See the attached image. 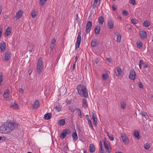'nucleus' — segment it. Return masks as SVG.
<instances>
[{
  "label": "nucleus",
  "mask_w": 153,
  "mask_h": 153,
  "mask_svg": "<svg viewBox=\"0 0 153 153\" xmlns=\"http://www.w3.org/2000/svg\"><path fill=\"white\" fill-rule=\"evenodd\" d=\"M18 126L17 124L16 123L5 122L0 127V133L4 134L9 133L17 128Z\"/></svg>",
  "instance_id": "nucleus-1"
},
{
  "label": "nucleus",
  "mask_w": 153,
  "mask_h": 153,
  "mask_svg": "<svg viewBox=\"0 0 153 153\" xmlns=\"http://www.w3.org/2000/svg\"><path fill=\"white\" fill-rule=\"evenodd\" d=\"M76 88L78 93L82 97L87 98L88 97L87 89L84 85L79 84L77 86Z\"/></svg>",
  "instance_id": "nucleus-2"
},
{
  "label": "nucleus",
  "mask_w": 153,
  "mask_h": 153,
  "mask_svg": "<svg viewBox=\"0 0 153 153\" xmlns=\"http://www.w3.org/2000/svg\"><path fill=\"white\" fill-rule=\"evenodd\" d=\"M42 58L40 57L38 60L36 67L37 71L39 74H40L42 71Z\"/></svg>",
  "instance_id": "nucleus-3"
},
{
  "label": "nucleus",
  "mask_w": 153,
  "mask_h": 153,
  "mask_svg": "<svg viewBox=\"0 0 153 153\" xmlns=\"http://www.w3.org/2000/svg\"><path fill=\"white\" fill-rule=\"evenodd\" d=\"M11 52L10 51H6L4 53V59L6 61L9 60L11 58Z\"/></svg>",
  "instance_id": "nucleus-4"
},
{
  "label": "nucleus",
  "mask_w": 153,
  "mask_h": 153,
  "mask_svg": "<svg viewBox=\"0 0 153 153\" xmlns=\"http://www.w3.org/2000/svg\"><path fill=\"white\" fill-rule=\"evenodd\" d=\"M92 26V23L91 22L88 21L87 22L86 27V33L88 34L90 32Z\"/></svg>",
  "instance_id": "nucleus-5"
},
{
  "label": "nucleus",
  "mask_w": 153,
  "mask_h": 153,
  "mask_svg": "<svg viewBox=\"0 0 153 153\" xmlns=\"http://www.w3.org/2000/svg\"><path fill=\"white\" fill-rule=\"evenodd\" d=\"M92 119L93 120V124L94 125L96 126L97 125V117L96 115L94 113V112H92Z\"/></svg>",
  "instance_id": "nucleus-6"
},
{
  "label": "nucleus",
  "mask_w": 153,
  "mask_h": 153,
  "mask_svg": "<svg viewBox=\"0 0 153 153\" xmlns=\"http://www.w3.org/2000/svg\"><path fill=\"white\" fill-rule=\"evenodd\" d=\"M101 0H94L92 9H95V8L98 7Z\"/></svg>",
  "instance_id": "nucleus-7"
},
{
  "label": "nucleus",
  "mask_w": 153,
  "mask_h": 153,
  "mask_svg": "<svg viewBox=\"0 0 153 153\" xmlns=\"http://www.w3.org/2000/svg\"><path fill=\"white\" fill-rule=\"evenodd\" d=\"M9 94L10 91L8 89L5 90L3 94L4 98L5 99H7L8 98Z\"/></svg>",
  "instance_id": "nucleus-8"
},
{
  "label": "nucleus",
  "mask_w": 153,
  "mask_h": 153,
  "mask_svg": "<svg viewBox=\"0 0 153 153\" xmlns=\"http://www.w3.org/2000/svg\"><path fill=\"white\" fill-rule=\"evenodd\" d=\"M140 35L142 39L146 38L147 36V33L145 31H141L140 32Z\"/></svg>",
  "instance_id": "nucleus-9"
},
{
  "label": "nucleus",
  "mask_w": 153,
  "mask_h": 153,
  "mask_svg": "<svg viewBox=\"0 0 153 153\" xmlns=\"http://www.w3.org/2000/svg\"><path fill=\"white\" fill-rule=\"evenodd\" d=\"M6 47V43L5 42H1L0 44V49L1 51L3 52L5 51Z\"/></svg>",
  "instance_id": "nucleus-10"
},
{
  "label": "nucleus",
  "mask_w": 153,
  "mask_h": 153,
  "mask_svg": "<svg viewBox=\"0 0 153 153\" xmlns=\"http://www.w3.org/2000/svg\"><path fill=\"white\" fill-rule=\"evenodd\" d=\"M39 106V102L38 100H36L35 101L33 105V108L34 109H37Z\"/></svg>",
  "instance_id": "nucleus-11"
},
{
  "label": "nucleus",
  "mask_w": 153,
  "mask_h": 153,
  "mask_svg": "<svg viewBox=\"0 0 153 153\" xmlns=\"http://www.w3.org/2000/svg\"><path fill=\"white\" fill-rule=\"evenodd\" d=\"M114 21L111 19L108 20V26L110 29H112L114 25Z\"/></svg>",
  "instance_id": "nucleus-12"
},
{
  "label": "nucleus",
  "mask_w": 153,
  "mask_h": 153,
  "mask_svg": "<svg viewBox=\"0 0 153 153\" xmlns=\"http://www.w3.org/2000/svg\"><path fill=\"white\" fill-rule=\"evenodd\" d=\"M122 139L123 142L125 144H127L128 143V139L126 135L123 136L121 137Z\"/></svg>",
  "instance_id": "nucleus-13"
},
{
  "label": "nucleus",
  "mask_w": 153,
  "mask_h": 153,
  "mask_svg": "<svg viewBox=\"0 0 153 153\" xmlns=\"http://www.w3.org/2000/svg\"><path fill=\"white\" fill-rule=\"evenodd\" d=\"M104 146L106 151L108 153H110L111 152V150L109 148V146L106 143L105 141H104Z\"/></svg>",
  "instance_id": "nucleus-14"
},
{
  "label": "nucleus",
  "mask_w": 153,
  "mask_h": 153,
  "mask_svg": "<svg viewBox=\"0 0 153 153\" xmlns=\"http://www.w3.org/2000/svg\"><path fill=\"white\" fill-rule=\"evenodd\" d=\"M100 31V26H96L94 29V32L96 34H99Z\"/></svg>",
  "instance_id": "nucleus-15"
},
{
  "label": "nucleus",
  "mask_w": 153,
  "mask_h": 153,
  "mask_svg": "<svg viewBox=\"0 0 153 153\" xmlns=\"http://www.w3.org/2000/svg\"><path fill=\"white\" fill-rule=\"evenodd\" d=\"M129 78L131 80H134V71L133 70L130 71Z\"/></svg>",
  "instance_id": "nucleus-16"
},
{
  "label": "nucleus",
  "mask_w": 153,
  "mask_h": 153,
  "mask_svg": "<svg viewBox=\"0 0 153 153\" xmlns=\"http://www.w3.org/2000/svg\"><path fill=\"white\" fill-rule=\"evenodd\" d=\"M95 150L94 145L93 144H91L90 146V152L91 153L94 152Z\"/></svg>",
  "instance_id": "nucleus-17"
},
{
  "label": "nucleus",
  "mask_w": 153,
  "mask_h": 153,
  "mask_svg": "<svg viewBox=\"0 0 153 153\" xmlns=\"http://www.w3.org/2000/svg\"><path fill=\"white\" fill-rule=\"evenodd\" d=\"M51 116L52 114L51 113H47L45 115L44 118L45 120H48L51 118Z\"/></svg>",
  "instance_id": "nucleus-18"
},
{
  "label": "nucleus",
  "mask_w": 153,
  "mask_h": 153,
  "mask_svg": "<svg viewBox=\"0 0 153 153\" xmlns=\"http://www.w3.org/2000/svg\"><path fill=\"white\" fill-rule=\"evenodd\" d=\"M81 39H77L76 41V43L75 50L78 49L80 45Z\"/></svg>",
  "instance_id": "nucleus-19"
},
{
  "label": "nucleus",
  "mask_w": 153,
  "mask_h": 153,
  "mask_svg": "<svg viewBox=\"0 0 153 153\" xmlns=\"http://www.w3.org/2000/svg\"><path fill=\"white\" fill-rule=\"evenodd\" d=\"M11 30L9 28H8L6 29V30L5 32V36H8L11 33Z\"/></svg>",
  "instance_id": "nucleus-20"
},
{
  "label": "nucleus",
  "mask_w": 153,
  "mask_h": 153,
  "mask_svg": "<svg viewBox=\"0 0 153 153\" xmlns=\"http://www.w3.org/2000/svg\"><path fill=\"white\" fill-rule=\"evenodd\" d=\"M138 48L141 49L143 47V43L140 41H137L136 43Z\"/></svg>",
  "instance_id": "nucleus-21"
},
{
  "label": "nucleus",
  "mask_w": 153,
  "mask_h": 153,
  "mask_svg": "<svg viewBox=\"0 0 153 153\" xmlns=\"http://www.w3.org/2000/svg\"><path fill=\"white\" fill-rule=\"evenodd\" d=\"M71 131L70 129L66 128L63 130V132L61 134H69L71 133Z\"/></svg>",
  "instance_id": "nucleus-22"
},
{
  "label": "nucleus",
  "mask_w": 153,
  "mask_h": 153,
  "mask_svg": "<svg viewBox=\"0 0 153 153\" xmlns=\"http://www.w3.org/2000/svg\"><path fill=\"white\" fill-rule=\"evenodd\" d=\"M23 14L22 11L21 10L19 11L16 14V17H17L18 19L21 18Z\"/></svg>",
  "instance_id": "nucleus-23"
},
{
  "label": "nucleus",
  "mask_w": 153,
  "mask_h": 153,
  "mask_svg": "<svg viewBox=\"0 0 153 153\" xmlns=\"http://www.w3.org/2000/svg\"><path fill=\"white\" fill-rule=\"evenodd\" d=\"M98 21L100 24L102 25L104 22V18L103 16H101L98 18Z\"/></svg>",
  "instance_id": "nucleus-24"
},
{
  "label": "nucleus",
  "mask_w": 153,
  "mask_h": 153,
  "mask_svg": "<svg viewBox=\"0 0 153 153\" xmlns=\"http://www.w3.org/2000/svg\"><path fill=\"white\" fill-rule=\"evenodd\" d=\"M83 106L85 108H86L88 106L87 101L85 98L82 99Z\"/></svg>",
  "instance_id": "nucleus-25"
},
{
  "label": "nucleus",
  "mask_w": 153,
  "mask_h": 153,
  "mask_svg": "<svg viewBox=\"0 0 153 153\" xmlns=\"http://www.w3.org/2000/svg\"><path fill=\"white\" fill-rule=\"evenodd\" d=\"M116 70L118 73L119 75H121L122 74L123 71L120 67H117L116 68Z\"/></svg>",
  "instance_id": "nucleus-26"
},
{
  "label": "nucleus",
  "mask_w": 153,
  "mask_h": 153,
  "mask_svg": "<svg viewBox=\"0 0 153 153\" xmlns=\"http://www.w3.org/2000/svg\"><path fill=\"white\" fill-rule=\"evenodd\" d=\"M150 23L147 21H145L143 24V25L145 27H148L149 26Z\"/></svg>",
  "instance_id": "nucleus-27"
},
{
  "label": "nucleus",
  "mask_w": 153,
  "mask_h": 153,
  "mask_svg": "<svg viewBox=\"0 0 153 153\" xmlns=\"http://www.w3.org/2000/svg\"><path fill=\"white\" fill-rule=\"evenodd\" d=\"M11 107L12 108L15 109H19L18 105L16 103L11 105Z\"/></svg>",
  "instance_id": "nucleus-28"
},
{
  "label": "nucleus",
  "mask_w": 153,
  "mask_h": 153,
  "mask_svg": "<svg viewBox=\"0 0 153 153\" xmlns=\"http://www.w3.org/2000/svg\"><path fill=\"white\" fill-rule=\"evenodd\" d=\"M72 137L73 138V140L74 142L78 140L77 134H72Z\"/></svg>",
  "instance_id": "nucleus-29"
},
{
  "label": "nucleus",
  "mask_w": 153,
  "mask_h": 153,
  "mask_svg": "<svg viewBox=\"0 0 153 153\" xmlns=\"http://www.w3.org/2000/svg\"><path fill=\"white\" fill-rule=\"evenodd\" d=\"M37 14V12L35 10H33L31 13V16L33 18H34Z\"/></svg>",
  "instance_id": "nucleus-30"
},
{
  "label": "nucleus",
  "mask_w": 153,
  "mask_h": 153,
  "mask_svg": "<svg viewBox=\"0 0 153 153\" xmlns=\"http://www.w3.org/2000/svg\"><path fill=\"white\" fill-rule=\"evenodd\" d=\"M65 121L64 119H61L59 121V125L61 126L64 125L65 124Z\"/></svg>",
  "instance_id": "nucleus-31"
},
{
  "label": "nucleus",
  "mask_w": 153,
  "mask_h": 153,
  "mask_svg": "<svg viewBox=\"0 0 153 153\" xmlns=\"http://www.w3.org/2000/svg\"><path fill=\"white\" fill-rule=\"evenodd\" d=\"M121 107L123 109H124L126 107V103L124 101L121 102Z\"/></svg>",
  "instance_id": "nucleus-32"
},
{
  "label": "nucleus",
  "mask_w": 153,
  "mask_h": 153,
  "mask_svg": "<svg viewBox=\"0 0 153 153\" xmlns=\"http://www.w3.org/2000/svg\"><path fill=\"white\" fill-rule=\"evenodd\" d=\"M76 110L79 112V113H78V116L79 117H80V118H82V112H81V110L79 109H78V108H76Z\"/></svg>",
  "instance_id": "nucleus-33"
},
{
  "label": "nucleus",
  "mask_w": 153,
  "mask_h": 153,
  "mask_svg": "<svg viewBox=\"0 0 153 153\" xmlns=\"http://www.w3.org/2000/svg\"><path fill=\"white\" fill-rule=\"evenodd\" d=\"M33 45L32 44H30V45H29V52H32L33 51Z\"/></svg>",
  "instance_id": "nucleus-34"
},
{
  "label": "nucleus",
  "mask_w": 153,
  "mask_h": 153,
  "mask_svg": "<svg viewBox=\"0 0 153 153\" xmlns=\"http://www.w3.org/2000/svg\"><path fill=\"white\" fill-rule=\"evenodd\" d=\"M145 148L147 150H148L150 147V145L148 143H146L144 145Z\"/></svg>",
  "instance_id": "nucleus-35"
},
{
  "label": "nucleus",
  "mask_w": 153,
  "mask_h": 153,
  "mask_svg": "<svg viewBox=\"0 0 153 153\" xmlns=\"http://www.w3.org/2000/svg\"><path fill=\"white\" fill-rule=\"evenodd\" d=\"M108 77V75L107 74H103L102 75V79L104 80H106Z\"/></svg>",
  "instance_id": "nucleus-36"
},
{
  "label": "nucleus",
  "mask_w": 153,
  "mask_h": 153,
  "mask_svg": "<svg viewBox=\"0 0 153 153\" xmlns=\"http://www.w3.org/2000/svg\"><path fill=\"white\" fill-rule=\"evenodd\" d=\"M97 42L95 40L92 41L91 43V45L93 47H94L97 45Z\"/></svg>",
  "instance_id": "nucleus-37"
},
{
  "label": "nucleus",
  "mask_w": 153,
  "mask_h": 153,
  "mask_svg": "<svg viewBox=\"0 0 153 153\" xmlns=\"http://www.w3.org/2000/svg\"><path fill=\"white\" fill-rule=\"evenodd\" d=\"M121 39V36L119 34L118 35L117 39V42L119 43L120 42V40Z\"/></svg>",
  "instance_id": "nucleus-38"
},
{
  "label": "nucleus",
  "mask_w": 153,
  "mask_h": 153,
  "mask_svg": "<svg viewBox=\"0 0 153 153\" xmlns=\"http://www.w3.org/2000/svg\"><path fill=\"white\" fill-rule=\"evenodd\" d=\"M47 0H40L39 4L41 5L44 4L47 1Z\"/></svg>",
  "instance_id": "nucleus-39"
},
{
  "label": "nucleus",
  "mask_w": 153,
  "mask_h": 153,
  "mask_svg": "<svg viewBox=\"0 0 153 153\" xmlns=\"http://www.w3.org/2000/svg\"><path fill=\"white\" fill-rule=\"evenodd\" d=\"M108 137L111 140H113L114 139V137L113 134H107Z\"/></svg>",
  "instance_id": "nucleus-40"
},
{
  "label": "nucleus",
  "mask_w": 153,
  "mask_h": 153,
  "mask_svg": "<svg viewBox=\"0 0 153 153\" xmlns=\"http://www.w3.org/2000/svg\"><path fill=\"white\" fill-rule=\"evenodd\" d=\"M81 30H80V31L78 33V36H77V39H81Z\"/></svg>",
  "instance_id": "nucleus-41"
},
{
  "label": "nucleus",
  "mask_w": 153,
  "mask_h": 153,
  "mask_svg": "<svg viewBox=\"0 0 153 153\" xmlns=\"http://www.w3.org/2000/svg\"><path fill=\"white\" fill-rule=\"evenodd\" d=\"M55 46V44L51 43L50 48V51H51L53 49V48Z\"/></svg>",
  "instance_id": "nucleus-42"
},
{
  "label": "nucleus",
  "mask_w": 153,
  "mask_h": 153,
  "mask_svg": "<svg viewBox=\"0 0 153 153\" xmlns=\"http://www.w3.org/2000/svg\"><path fill=\"white\" fill-rule=\"evenodd\" d=\"M141 114L142 116H148L147 113L145 111H142Z\"/></svg>",
  "instance_id": "nucleus-43"
},
{
  "label": "nucleus",
  "mask_w": 153,
  "mask_h": 153,
  "mask_svg": "<svg viewBox=\"0 0 153 153\" xmlns=\"http://www.w3.org/2000/svg\"><path fill=\"white\" fill-rule=\"evenodd\" d=\"M3 76L2 74H0V85H1V83L3 81Z\"/></svg>",
  "instance_id": "nucleus-44"
},
{
  "label": "nucleus",
  "mask_w": 153,
  "mask_h": 153,
  "mask_svg": "<svg viewBox=\"0 0 153 153\" xmlns=\"http://www.w3.org/2000/svg\"><path fill=\"white\" fill-rule=\"evenodd\" d=\"M123 13L125 16H126L128 15V13L126 10H124L123 11Z\"/></svg>",
  "instance_id": "nucleus-45"
},
{
  "label": "nucleus",
  "mask_w": 153,
  "mask_h": 153,
  "mask_svg": "<svg viewBox=\"0 0 153 153\" xmlns=\"http://www.w3.org/2000/svg\"><path fill=\"white\" fill-rule=\"evenodd\" d=\"M69 109L70 110V111L72 112H74L75 111L74 109H73L71 106H70L69 107Z\"/></svg>",
  "instance_id": "nucleus-46"
},
{
  "label": "nucleus",
  "mask_w": 153,
  "mask_h": 153,
  "mask_svg": "<svg viewBox=\"0 0 153 153\" xmlns=\"http://www.w3.org/2000/svg\"><path fill=\"white\" fill-rule=\"evenodd\" d=\"M66 134H60L59 137L60 138L63 139L66 137Z\"/></svg>",
  "instance_id": "nucleus-47"
},
{
  "label": "nucleus",
  "mask_w": 153,
  "mask_h": 153,
  "mask_svg": "<svg viewBox=\"0 0 153 153\" xmlns=\"http://www.w3.org/2000/svg\"><path fill=\"white\" fill-rule=\"evenodd\" d=\"M55 108L56 110L58 111H59L61 110L60 107L59 106H56L55 107Z\"/></svg>",
  "instance_id": "nucleus-48"
},
{
  "label": "nucleus",
  "mask_w": 153,
  "mask_h": 153,
  "mask_svg": "<svg viewBox=\"0 0 153 153\" xmlns=\"http://www.w3.org/2000/svg\"><path fill=\"white\" fill-rule=\"evenodd\" d=\"M88 124H89V126L91 127L92 128L93 125H92V123H91V121H90V120H88Z\"/></svg>",
  "instance_id": "nucleus-49"
},
{
  "label": "nucleus",
  "mask_w": 153,
  "mask_h": 153,
  "mask_svg": "<svg viewBox=\"0 0 153 153\" xmlns=\"http://www.w3.org/2000/svg\"><path fill=\"white\" fill-rule=\"evenodd\" d=\"M0 140L4 141L6 140V138L4 137H0Z\"/></svg>",
  "instance_id": "nucleus-50"
},
{
  "label": "nucleus",
  "mask_w": 153,
  "mask_h": 153,
  "mask_svg": "<svg viewBox=\"0 0 153 153\" xmlns=\"http://www.w3.org/2000/svg\"><path fill=\"white\" fill-rule=\"evenodd\" d=\"M55 42H56V40H55V39H54V38L52 40L51 43L55 44Z\"/></svg>",
  "instance_id": "nucleus-51"
},
{
  "label": "nucleus",
  "mask_w": 153,
  "mask_h": 153,
  "mask_svg": "<svg viewBox=\"0 0 153 153\" xmlns=\"http://www.w3.org/2000/svg\"><path fill=\"white\" fill-rule=\"evenodd\" d=\"M19 93H23L24 90L22 88H21L19 90Z\"/></svg>",
  "instance_id": "nucleus-52"
},
{
  "label": "nucleus",
  "mask_w": 153,
  "mask_h": 153,
  "mask_svg": "<svg viewBox=\"0 0 153 153\" xmlns=\"http://www.w3.org/2000/svg\"><path fill=\"white\" fill-rule=\"evenodd\" d=\"M106 60L109 62H111V59L110 58H107Z\"/></svg>",
  "instance_id": "nucleus-53"
},
{
  "label": "nucleus",
  "mask_w": 153,
  "mask_h": 153,
  "mask_svg": "<svg viewBox=\"0 0 153 153\" xmlns=\"http://www.w3.org/2000/svg\"><path fill=\"white\" fill-rule=\"evenodd\" d=\"M94 62L96 64H97L99 62V59H96L94 60Z\"/></svg>",
  "instance_id": "nucleus-54"
},
{
  "label": "nucleus",
  "mask_w": 153,
  "mask_h": 153,
  "mask_svg": "<svg viewBox=\"0 0 153 153\" xmlns=\"http://www.w3.org/2000/svg\"><path fill=\"white\" fill-rule=\"evenodd\" d=\"M86 119H87V120H88H88H90V118H89V116L88 115H86Z\"/></svg>",
  "instance_id": "nucleus-55"
},
{
  "label": "nucleus",
  "mask_w": 153,
  "mask_h": 153,
  "mask_svg": "<svg viewBox=\"0 0 153 153\" xmlns=\"http://www.w3.org/2000/svg\"><path fill=\"white\" fill-rule=\"evenodd\" d=\"M142 62V60H140V61L139 66V68L140 69H141V62Z\"/></svg>",
  "instance_id": "nucleus-56"
},
{
  "label": "nucleus",
  "mask_w": 153,
  "mask_h": 153,
  "mask_svg": "<svg viewBox=\"0 0 153 153\" xmlns=\"http://www.w3.org/2000/svg\"><path fill=\"white\" fill-rule=\"evenodd\" d=\"M139 135L140 134H134V136L136 137L137 139H138L140 138Z\"/></svg>",
  "instance_id": "nucleus-57"
},
{
  "label": "nucleus",
  "mask_w": 153,
  "mask_h": 153,
  "mask_svg": "<svg viewBox=\"0 0 153 153\" xmlns=\"http://www.w3.org/2000/svg\"><path fill=\"white\" fill-rule=\"evenodd\" d=\"M139 87L140 88H143V85L141 83H140L139 84Z\"/></svg>",
  "instance_id": "nucleus-58"
},
{
  "label": "nucleus",
  "mask_w": 153,
  "mask_h": 153,
  "mask_svg": "<svg viewBox=\"0 0 153 153\" xmlns=\"http://www.w3.org/2000/svg\"><path fill=\"white\" fill-rule=\"evenodd\" d=\"M112 8H113V10L114 11L115 10L117 9V8H116V7L114 6V5H113V6H112Z\"/></svg>",
  "instance_id": "nucleus-59"
},
{
  "label": "nucleus",
  "mask_w": 153,
  "mask_h": 153,
  "mask_svg": "<svg viewBox=\"0 0 153 153\" xmlns=\"http://www.w3.org/2000/svg\"><path fill=\"white\" fill-rule=\"evenodd\" d=\"M75 63H76L75 62V63L73 65V66L72 68V70L73 71L74 70L75 68Z\"/></svg>",
  "instance_id": "nucleus-60"
},
{
  "label": "nucleus",
  "mask_w": 153,
  "mask_h": 153,
  "mask_svg": "<svg viewBox=\"0 0 153 153\" xmlns=\"http://www.w3.org/2000/svg\"><path fill=\"white\" fill-rule=\"evenodd\" d=\"M101 151L100 153L104 152V150L102 149V146H100Z\"/></svg>",
  "instance_id": "nucleus-61"
},
{
  "label": "nucleus",
  "mask_w": 153,
  "mask_h": 153,
  "mask_svg": "<svg viewBox=\"0 0 153 153\" xmlns=\"http://www.w3.org/2000/svg\"><path fill=\"white\" fill-rule=\"evenodd\" d=\"M101 151L100 153L104 152V150L102 149V146H100Z\"/></svg>",
  "instance_id": "nucleus-62"
},
{
  "label": "nucleus",
  "mask_w": 153,
  "mask_h": 153,
  "mask_svg": "<svg viewBox=\"0 0 153 153\" xmlns=\"http://www.w3.org/2000/svg\"><path fill=\"white\" fill-rule=\"evenodd\" d=\"M130 3L134 5V0H131Z\"/></svg>",
  "instance_id": "nucleus-63"
},
{
  "label": "nucleus",
  "mask_w": 153,
  "mask_h": 153,
  "mask_svg": "<svg viewBox=\"0 0 153 153\" xmlns=\"http://www.w3.org/2000/svg\"><path fill=\"white\" fill-rule=\"evenodd\" d=\"M144 65H143V67L145 68H147L148 67V65L147 64H143Z\"/></svg>",
  "instance_id": "nucleus-64"
}]
</instances>
